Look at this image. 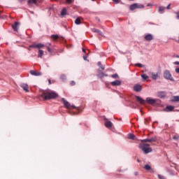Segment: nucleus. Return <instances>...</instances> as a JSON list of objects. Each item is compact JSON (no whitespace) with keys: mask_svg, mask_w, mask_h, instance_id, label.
Instances as JSON below:
<instances>
[{"mask_svg":"<svg viewBox=\"0 0 179 179\" xmlns=\"http://www.w3.org/2000/svg\"><path fill=\"white\" fill-rule=\"evenodd\" d=\"M134 92H141V90H142V85H134Z\"/></svg>","mask_w":179,"mask_h":179,"instance_id":"nucleus-15","label":"nucleus"},{"mask_svg":"<svg viewBox=\"0 0 179 179\" xmlns=\"http://www.w3.org/2000/svg\"><path fill=\"white\" fill-rule=\"evenodd\" d=\"M38 2H41V0H29L28 3L32 5L34 3L37 6L38 5Z\"/></svg>","mask_w":179,"mask_h":179,"instance_id":"nucleus-14","label":"nucleus"},{"mask_svg":"<svg viewBox=\"0 0 179 179\" xmlns=\"http://www.w3.org/2000/svg\"><path fill=\"white\" fill-rule=\"evenodd\" d=\"M96 20L98 21V22H100V19L99 17H96Z\"/></svg>","mask_w":179,"mask_h":179,"instance_id":"nucleus-49","label":"nucleus"},{"mask_svg":"<svg viewBox=\"0 0 179 179\" xmlns=\"http://www.w3.org/2000/svg\"><path fill=\"white\" fill-rule=\"evenodd\" d=\"M111 78H113V79H118L119 76H118V74L115 73L111 75Z\"/></svg>","mask_w":179,"mask_h":179,"instance_id":"nucleus-33","label":"nucleus"},{"mask_svg":"<svg viewBox=\"0 0 179 179\" xmlns=\"http://www.w3.org/2000/svg\"><path fill=\"white\" fill-rule=\"evenodd\" d=\"M47 50L48 52H51V48H50V46H47Z\"/></svg>","mask_w":179,"mask_h":179,"instance_id":"nucleus-43","label":"nucleus"},{"mask_svg":"<svg viewBox=\"0 0 179 179\" xmlns=\"http://www.w3.org/2000/svg\"><path fill=\"white\" fill-rule=\"evenodd\" d=\"M164 10H166V7L164 6H159L158 9L159 13H164Z\"/></svg>","mask_w":179,"mask_h":179,"instance_id":"nucleus-19","label":"nucleus"},{"mask_svg":"<svg viewBox=\"0 0 179 179\" xmlns=\"http://www.w3.org/2000/svg\"><path fill=\"white\" fill-rule=\"evenodd\" d=\"M143 8H145V6H143V4L137 3V6H136L137 9H143Z\"/></svg>","mask_w":179,"mask_h":179,"instance_id":"nucleus-27","label":"nucleus"},{"mask_svg":"<svg viewBox=\"0 0 179 179\" xmlns=\"http://www.w3.org/2000/svg\"><path fill=\"white\" fill-rule=\"evenodd\" d=\"M83 59L85 61H87V55H86L85 56H83Z\"/></svg>","mask_w":179,"mask_h":179,"instance_id":"nucleus-39","label":"nucleus"},{"mask_svg":"<svg viewBox=\"0 0 179 179\" xmlns=\"http://www.w3.org/2000/svg\"><path fill=\"white\" fill-rule=\"evenodd\" d=\"M139 174V173L138 172H134V176H138Z\"/></svg>","mask_w":179,"mask_h":179,"instance_id":"nucleus-48","label":"nucleus"},{"mask_svg":"<svg viewBox=\"0 0 179 179\" xmlns=\"http://www.w3.org/2000/svg\"><path fill=\"white\" fill-rule=\"evenodd\" d=\"M156 141H157V138L156 137L141 140V143L139 144L138 148L144 152L145 155H148V153L152 152V148H150V144H148L146 142L152 143V142H156Z\"/></svg>","mask_w":179,"mask_h":179,"instance_id":"nucleus-1","label":"nucleus"},{"mask_svg":"<svg viewBox=\"0 0 179 179\" xmlns=\"http://www.w3.org/2000/svg\"><path fill=\"white\" fill-rule=\"evenodd\" d=\"M62 101L63 102V104L66 108H68L69 110L71 109V103H69L68 101H66L64 98H62Z\"/></svg>","mask_w":179,"mask_h":179,"instance_id":"nucleus-6","label":"nucleus"},{"mask_svg":"<svg viewBox=\"0 0 179 179\" xmlns=\"http://www.w3.org/2000/svg\"><path fill=\"white\" fill-rule=\"evenodd\" d=\"M65 15H66V8H63L61 11V15L65 16Z\"/></svg>","mask_w":179,"mask_h":179,"instance_id":"nucleus-26","label":"nucleus"},{"mask_svg":"<svg viewBox=\"0 0 179 179\" xmlns=\"http://www.w3.org/2000/svg\"><path fill=\"white\" fill-rule=\"evenodd\" d=\"M175 14L176 15V19H178L179 20V10L177 12H175Z\"/></svg>","mask_w":179,"mask_h":179,"instance_id":"nucleus-36","label":"nucleus"},{"mask_svg":"<svg viewBox=\"0 0 179 179\" xmlns=\"http://www.w3.org/2000/svg\"><path fill=\"white\" fill-rule=\"evenodd\" d=\"M157 97H159L160 99H164V97H166V92L161 91V92H158L157 94Z\"/></svg>","mask_w":179,"mask_h":179,"instance_id":"nucleus-11","label":"nucleus"},{"mask_svg":"<svg viewBox=\"0 0 179 179\" xmlns=\"http://www.w3.org/2000/svg\"><path fill=\"white\" fill-rule=\"evenodd\" d=\"M173 100L174 101H179V96H174Z\"/></svg>","mask_w":179,"mask_h":179,"instance_id":"nucleus-35","label":"nucleus"},{"mask_svg":"<svg viewBox=\"0 0 179 179\" xmlns=\"http://www.w3.org/2000/svg\"><path fill=\"white\" fill-rule=\"evenodd\" d=\"M137 162H139V159H138Z\"/></svg>","mask_w":179,"mask_h":179,"instance_id":"nucleus-56","label":"nucleus"},{"mask_svg":"<svg viewBox=\"0 0 179 179\" xmlns=\"http://www.w3.org/2000/svg\"><path fill=\"white\" fill-rule=\"evenodd\" d=\"M98 66H99L101 71H104V66L101 65V62H98Z\"/></svg>","mask_w":179,"mask_h":179,"instance_id":"nucleus-28","label":"nucleus"},{"mask_svg":"<svg viewBox=\"0 0 179 179\" xmlns=\"http://www.w3.org/2000/svg\"><path fill=\"white\" fill-rule=\"evenodd\" d=\"M147 6H152V3H148Z\"/></svg>","mask_w":179,"mask_h":179,"instance_id":"nucleus-50","label":"nucleus"},{"mask_svg":"<svg viewBox=\"0 0 179 179\" xmlns=\"http://www.w3.org/2000/svg\"><path fill=\"white\" fill-rule=\"evenodd\" d=\"M129 1H134V0H129Z\"/></svg>","mask_w":179,"mask_h":179,"instance_id":"nucleus-55","label":"nucleus"},{"mask_svg":"<svg viewBox=\"0 0 179 179\" xmlns=\"http://www.w3.org/2000/svg\"><path fill=\"white\" fill-rule=\"evenodd\" d=\"M144 169H145L148 171H149V170H152V166H150V165L149 164H145L144 166Z\"/></svg>","mask_w":179,"mask_h":179,"instance_id":"nucleus-25","label":"nucleus"},{"mask_svg":"<svg viewBox=\"0 0 179 179\" xmlns=\"http://www.w3.org/2000/svg\"><path fill=\"white\" fill-rule=\"evenodd\" d=\"M20 26V22H15L14 24H13V29L14 31H17V30H19Z\"/></svg>","mask_w":179,"mask_h":179,"instance_id":"nucleus-8","label":"nucleus"},{"mask_svg":"<svg viewBox=\"0 0 179 179\" xmlns=\"http://www.w3.org/2000/svg\"><path fill=\"white\" fill-rule=\"evenodd\" d=\"M112 86H120L121 85V81L116 80L115 81L111 82Z\"/></svg>","mask_w":179,"mask_h":179,"instance_id":"nucleus-16","label":"nucleus"},{"mask_svg":"<svg viewBox=\"0 0 179 179\" xmlns=\"http://www.w3.org/2000/svg\"><path fill=\"white\" fill-rule=\"evenodd\" d=\"M175 72H176V73H179V67H178V68H176V69H175Z\"/></svg>","mask_w":179,"mask_h":179,"instance_id":"nucleus-41","label":"nucleus"},{"mask_svg":"<svg viewBox=\"0 0 179 179\" xmlns=\"http://www.w3.org/2000/svg\"><path fill=\"white\" fill-rule=\"evenodd\" d=\"M43 55H44V50L39 49L38 53V58H43Z\"/></svg>","mask_w":179,"mask_h":179,"instance_id":"nucleus-18","label":"nucleus"},{"mask_svg":"<svg viewBox=\"0 0 179 179\" xmlns=\"http://www.w3.org/2000/svg\"><path fill=\"white\" fill-rule=\"evenodd\" d=\"M158 178H159V179H166V178H164V176H162V175H158Z\"/></svg>","mask_w":179,"mask_h":179,"instance_id":"nucleus-37","label":"nucleus"},{"mask_svg":"<svg viewBox=\"0 0 179 179\" xmlns=\"http://www.w3.org/2000/svg\"><path fill=\"white\" fill-rule=\"evenodd\" d=\"M105 127L108 129H111V128H113V122H111V121L106 120L105 122Z\"/></svg>","mask_w":179,"mask_h":179,"instance_id":"nucleus-9","label":"nucleus"},{"mask_svg":"<svg viewBox=\"0 0 179 179\" xmlns=\"http://www.w3.org/2000/svg\"><path fill=\"white\" fill-rule=\"evenodd\" d=\"M128 138H129V139L135 140V135H134V134H129V136H128Z\"/></svg>","mask_w":179,"mask_h":179,"instance_id":"nucleus-30","label":"nucleus"},{"mask_svg":"<svg viewBox=\"0 0 179 179\" xmlns=\"http://www.w3.org/2000/svg\"><path fill=\"white\" fill-rule=\"evenodd\" d=\"M71 86H75V82L74 81H71Z\"/></svg>","mask_w":179,"mask_h":179,"instance_id":"nucleus-45","label":"nucleus"},{"mask_svg":"<svg viewBox=\"0 0 179 179\" xmlns=\"http://www.w3.org/2000/svg\"><path fill=\"white\" fill-rule=\"evenodd\" d=\"M20 87L23 89L24 92H26L27 93H29V85L26 83H22L20 85Z\"/></svg>","mask_w":179,"mask_h":179,"instance_id":"nucleus-7","label":"nucleus"},{"mask_svg":"<svg viewBox=\"0 0 179 179\" xmlns=\"http://www.w3.org/2000/svg\"><path fill=\"white\" fill-rule=\"evenodd\" d=\"M136 99L137 101L140 103V104H145V102L146 101V103H148V104H151L152 106H153V104L156 103V99H153L150 97L146 98L145 101V99H142L141 96H136Z\"/></svg>","mask_w":179,"mask_h":179,"instance_id":"nucleus-3","label":"nucleus"},{"mask_svg":"<svg viewBox=\"0 0 179 179\" xmlns=\"http://www.w3.org/2000/svg\"><path fill=\"white\" fill-rule=\"evenodd\" d=\"M83 52H86V50H85V49H83Z\"/></svg>","mask_w":179,"mask_h":179,"instance_id":"nucleus-53","label":"nucleus"},{"mask_svg":"<svg viewBox=\"0 0 179 179\" xmlns=\"http://www.w3.org/2000/svg\"><path fill=\"white\" fill-rule=\"evenodd\" d=\"M145 122H148V120L145 119Z\"/></svg>","mask_w":179,"mask_h":179,"instance_id":"nucleus-54","label":"nucleus"},{"mask_svg":"<svg viewBox=\"0 0 179 179\" xmlns=\"http://www.w3.org/2000/svg\"><path fill=\"white\" fill-rule=\"evenodd\" d=\"M60 79H62V80H66V76H65V75H62L61 76H60Z\"/></svg>","mask_w":179,"mask_h":179,"instance_id":"nucleus-34","label":"nucleus"},{"mask_svg":"<svg viewBox=\"0 0 179 179\" xmlns=\"http://www.w3.org/2000/svg\"><path fill=\"white\" fill-rule=\"evenodd\" d=\"M173 139H175L176 141H178V137L174 136L173 138Z\"/></svg>","mask_w":179,"mask_h":179,"instance_id":"nucleus-44","label":"nucleus"},{"mask_svg":"<svg viewBox=\"0 0 179 179\" xmlns=\"http://www.w3.org/2000/svg\"><path fill=\"white\" fill-rule=\"evenodd\" d=\"M141 78H142V79H143V80H147V79H149V77L145 73L142 74Z\"/></svg>","mask_w":179,"mask_h":179,"instance_id":"nucleus-24","label":"nucleus"},{"mask_svg":"<svg viewBox=\"0 0 179 179\" xmlns=\"http://www.w3.org/2000/svg\"><path fill=\"white\" fill-rule=\"evenodd\" d=\"M136 66H138V68H144L145 65L141 64V63H137L135 64Z\"/></svg>","mask_w":179,"mask_h":179,"instance_id":"nucleus-31","label":"nucleus"},{"mask_svg":"<svg viewBox=\"0 0 179 179\" xmlns=\"http://www.w3.org/2000/svg\"><path fill=\"white\" fill-rule=\"evenodd\" d=\"M45 45L42 43H33L32 45H29V48H38V50L41 48H44Z\"/></svg>","mask_w":179,"mask_h":179,"instance_id":"nucleus-5","label":"nucleus"},{"mask_svg":"<svg viewBox=\"0 0 179 179\" xmlns=\"http://www.w3.org/2000/svg\"><path fill=\"white\" fill-rule=\"evenodd\" d=\"M166 9H171V4H169V5L166 6Z\"/></svg>","mask_w":179,"mask_h":179,"instance_id":"nucleus-40","label":"nucleus"},{"mask_svg":"<svg viewBox=\"0 0 179 179\" xmlns=\"http://www.w3.org/2000/svg\"><path fill=\"white\" fill-rule=\"evenodd\" d=\"M173 110H174V106H168L164 109V110L166 111L167 113H169V111H173Z\"/></svg>","mask_w":179,"mask_h":179,"instance_id":"nucleus-17","label":"nucleus"},{"mask_svg":"<svg viewBox=\"0 0 179 179\" xmlns=\"http://www.w3.org/2000/svg\"><path fill=\"white\" fill-rule=\"evenodd\" d=\"M136 6H138V3H134L130 6V10H135L136 8Z\"/></svg>","mask_w":179,"mask_h":179,"instance_id":"nucleus-23","label":"nucleus"},{"mask_svg":"<svg viewBox=\"0 0 179 179\" xmlns=\"http://www.w3.org/2000/svg\"><path fill=\"white\" fill-rule=\"evenodd\" d=\"M46 47H51V43H47Z\"/></svg>","mask_w":179,"mask_h":179,"instance_id":"nucleus-47","label":"nucleus"},{"mask_svg":"<svg viewBox=\"0 0 179 179\" xmlns=\"http://www.w3.org/2000/svg\"><path fill=\"white\" fill-rule=\"evenodd\" d=\"M71 108H76V110L79 109V108H76V106H75V105L71 106Z\"/></svg>","mask_w":179,"mask_h":179,"instance_id":"nucleus-38","label":"nucleus"},{"mask_svg":"<svg viewBox=\"0 0 179 179\" xmlns=\"http://www.w3.org/2000/svg\"><path fill=\"white\" fill-rule=\"evenodd\" d=\"M92 1H96V0H92Z\"/></svg>","mask_w":179,"mask_h":179,"instance_id":"nucleus-57","label":"nucleus"},{"mask_svg":"<svg viewBox=\"0 0 179 179\" xmlns=\"http://www.w3.org/2000/svg\"><path fill=\"white\" fill-rule=\"evenodd\" d=\"M48 82H49V85H51V80H49Z\"/></svg>","mask_w":179,"mask_h":179,"instance_id":"nucleus-51","label":"nucleus"},{"mask_svg":"<svg viewBox=\"0 0 179 179\" xmlns=\"http://www.w3.org/2000/svg\"><path fill=\"white\" fill-rule=\"evenodd\" d=\"M30 73L33 76H41V72H39V71H37L31 70Z\"/></svg>","mask_w":179,"mask_h":179,"instance_id":"nucleus-10","label":"nucleus"},{"mask_svg":"<svg viewBox=\"0 0 179 179\" xmlns=\"http://www.w3.org/2000/svg\"><path fill=\"white\" fill-rule=\"evenodd\" d=\"M50 37L53 39V41H57V40H59V36L58 35L52 34Z\"/></svg>","mask_w":179,"mask_h":179,"instance_id":"nucleus-21","label":"nucleus"},{"mask_svg":"<svg viewBox=\"0 0 179 179\" xmlns=\"http://www.w3.org/2000/svg\"><path fill=\"white\" fill-rule=\"evenodd\" d=\"M76 24H80L82 22L80 21V18H76L75 20Z\"/></svg>","mask_w":179,"mask_h":179,"instance_id":"nucleus-29","label":"nucleus"},{"mask_svg":"<svg viewBox=\"0 0 179 179\" xmlns=\"http://www.w3.org/2000/svg\"><path fill=\"white\" fill-rule=\"evenodd\" d=\"M41 97L43 100H51L54 99H57L58 97V94L48 90H42L41 91Z\"/></svg>","mask_w":179,"mask_h":179,"instance_id":"nucleus-2","label":"nucleus"},{"mask_svg":"<svg viewBox=\"0 0 179 179\" xmlns=\"http://www.w3.org/2000/svg\"><path fill=\"white\" fill-rule=\"evenodd\" d=\"M96 76L98 78H100V79H102V78H103L104 76H108V75H107L103 72H101L100 70H98V74L96 75Z\"/></svg>","mask_w":179,"mask_h":179,"instance_id":"nucleus-13","label":"nucleus"},{"mask_svg":"<svg viewBox=\"0 0 179 179\" xmlns=\"http://www.w3.org/2000/svg\"><path fill=\"white\" fill-rule=\"evenodd\" d=\"M175 57H176V58H179L178 55H176Z\"/></svg>","mask_w":179,"mask_h":179,"instance_id":"nucleus-52","label":"nucleus"},{"mask_svg":"<svg viewBox=\"0 0 179 179\" xmlns=\"http://www.w3.org/2000/svg\"><path fill=\"white\" fill-rule=\"evenodd\" d=\"M174 64H175V65H179V62H174Z\"/></svg>","mask_w":179,"mask_h":179,"instance_id":"nucleus-46","label":"nucleus"},{"mask_svg":"<svg viewBox=\"0 0 179 179\" xmlns=\"http://www.w3.org/2000/svg\"><path fill=\"white\" fill-rule=\"evenodd\" d=\"M164 78L165 79H167L168 80L174 82V78H173V76H171V73H170V71H169V70H165L164 71Z\"/></svg>","mask_w":179,"mask_h":179,"instance_id":"nucleus-4","label":"nucleus"},{"mask_svg":"<svg viewBox=\"0 0 179 179\" xmlns=\"http://www.w3.org/2000/svg\"><path fill=\"white\" fill-rule=\"evenodd\" d=\"M75 2V0H66V3H68V5H71V3H73Z\"/></svg>","mask_w":179,"mask_h":179,"instance_id":"nucleus-32","label":"nucleus"},{"mask_svg":"<svg viewBox=\"0 0 179 179\" xmlns=\"http://www.w3.org/2000/svg\"><path fill=\"white\" fill-rule=\"evenodd\" d=\"M115 3H120V0H113Z\"/></svg>","mask_w":179,"mask_h":179,"instance_id":"nucleus-42","label":"nucleus"},{"mask_svg":"<svg viewBox=\"0 0 179 179\" xmlns=\"http://www.w3.org/2000/svg\"><path fill=\"white\" fill-rule=\"evenodd\" d=\"M144 38L146 40V41H152V40H153V35L148 34L145 36Z\"/></svg>","mask_w":179,"mask_h":179,"instance_id":"nucleus-12","label":"nucleus"},{"mask_svg":"<svg viewBox=\"0 0 179 179\" xmlns=\"http://www.w3.org/2000/svg\"><path fill=\"white\" fill-rule=\"evenodd\" d=\"M151 76H152V79H153V80H156V79H157V78H159V74L152 73Z\"/></svg>","mask_w":179,"mask_h":179,"instance_id":"nucleus-22","label":"nucleus"},{"mask_svg":"<svg viewBox=\"0 0 179 179\" xmlns=\"http://www.w3.org/2000/svg\"><path fill=\"white\" fill-rule=\"evenodd\" d=\"M92 31L93 33H97V34H99V36H103V32L97 29H92Z\"/></svg>","mask_w":179,"mask_h":179,"instance_id":"nucleus-20","label":"nucleus"}]
</instances>
